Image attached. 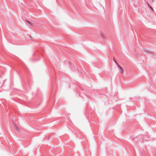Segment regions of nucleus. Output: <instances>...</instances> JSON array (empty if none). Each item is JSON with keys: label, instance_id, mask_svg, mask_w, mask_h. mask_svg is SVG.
<instances>
[{"label": "nucleus", "instance_id": "f257e3e1", "mask_svg": "<svg viewBox=\"0 0 156 156\" xmlns=\"http://www.w3.org/2000/svg\"><path fill=\"white\" fill-rule=\"evenodd\" d=\"M116 63L120 70L121 74H122L124 73V70L123 68L121 66L119 65L117 62Z\"/></svg>", "mask_w": 156, "mask_h": 156}, {"label": "nucleus", "instance_id": "20e7f679", "mask_svg": "<svg viewBox=\"0 0 156 156\" xmlns=\"http://www.w3.org/2000/svg\"><path fill=\"white\" fill-rule=\"evenodd\" d=\"M27 22H28V23H29V24H30V23L29 22V21H27Z\"/></svg>", "mask_w": 156, "mask_h": 156}, {"label": "nucleus", "instance_id": "7ed1b4c3", "mask_svg": "<svg viewBox=\"0 0 156 156\" xmlns=\"http://www.w3.org/2000/svg\"><path fill=\"white\" fill-rule=\"evenodd\" d=\"M148 5L151 8V9L152 10H153V9H152V7H151V6H150L149 5Z\"/></svg>", "mask_w": 156, "mask_h": 156}, {"label": "nucleus", "instance_id": "f03ea898", "mask_svg": "<svg viewBox=\"0 0 156 156\" xmlns=\"http://www.w3.org/2000/svg\"><path fill=\"white\" fill-rule=\"evenodd\" d=\"M14 127L15 129L18 131H20V129L19 127L17 126L16 124H14Z\"/></svg>", "mask_w": 156, "mask_h": 156}]
</instances>
